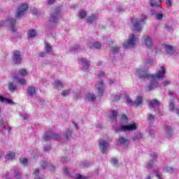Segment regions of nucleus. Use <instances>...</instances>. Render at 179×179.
I'll return each instance as SVG.
<instances>
[{
    "label": "nucleus",
    "mask_w": 179,
    "mask_h": 179,
    "mask_svg": "<svg viewBox=\"0 0 179 179\" xmlns=\"http://www.w3.org/2000/svg\"><path fill=\"white\" fill-rule=\"evenodd\" d=\"M137 72L139 75V78L150 79L151 83L149 86L147 87L148 90H153V89H156V87H159V83H157L158 79H163L164 78V74L166 73V69L164 66L161 67V70H159L156 73V77L155 76L148 73L146 71H142V69H137Z\"/></svg>",
    "instance_id": "nucleus-1"
},
{
    "label": "nucleus",
    "mask_w": 179,
    "mask_h": 179,
    "mask_svg": "<svg viewBox=\"0 0 179 179\" xmlns=\"http://www.w3.org/2000/svg\"><path fill=\"white\" fill-rule=\"evenodd\" d=\"M146 19H148V16L143 15L141 16L140 20H138L137 18L131 19L132 24L136 31H142V24L145 23V20H146Z\"/></svg>",
    "instance_id": "nucleus-2"
},
{
    "label": "nucleus",
    "mask_w": 179,
    "mask_h": 179,
    "mask_svg": "<svg viewBox=\"0 0 179 179\" xmlns=\"http://www.w3.org/2000/svg\"><path fill=\"white\" fill-rule=\"evenodd\" d=\"M5 26H10V29L13 31H16L17 30V25H16V20L13 18H7L5 21H1L0 22V27H3Z\"/></svg>",
    "instance_id": "nucleus-3"
},
{
    "label": "nucleus",
    "mask_w": 179,
    "mask_h": 179,
    "mask_svg": "<svg viewBox=\"0 0 179 179\" xmlns=\"http://www.w3.org/2000/svg\"><path fill=\"white\" fill-rule=\"evenodd\" d=\"M6 178L7 179H20L22 178V172H20L17 168H13L10 170V171L6 173Z\"/></svg>",
    "instance_id": "nucleus-4"
},
{
    "label": "nucleus",
    "mask_w": 179,
    "mask_h": 179,
    "mask_svg": "<svg viewBox=\"0 0 179 179\" xmlns=\"http://www.w3.org/2000/svg\"><path fill=\"white\" fill-rule=\"evenodd\" d=\"M136 36L135 34H131L129 36V39L127 42L123 43V48L125 49L127 48H134L136 45Z\"/></svg>",
    "instance_id": "nucleus-5"
},
{
    "label": "nucleus",
    "mask_w": 179,
    "mask_h": 179,
    "mask_svg": "<svg viewBox=\"0 0 179 179\" xmlns=\"http://www.w3.org/2000/svg\"><path fill=\"white\" fill-rule=\"evenodd\" d=\"M136 128H138L136 123H131L127 125L120 126L119 128L115 129V130L116 132H118V131H122V132H131V131H136Z\"/></svg>",
    "instance_id": "nucleus-6"
},
{
    "label": "nucleus",
    "mask_w": 179,
    "mask_h": 179,
    "mask_svg": "<svg viewBox=\"0 0 179 179\" xmlns=\"http://www.w3.org/2000/svg\"><path fill=\"white\" fill-rule=\"evenodd\" d=\"M24 76H27V71H26V69H20L16 76L14 77V80L17 82V83L24 85V83H26V80L20 78Z\"/></svg>",
    "instance_id": "nucleus-7"
},
{
    "label": "nucleus",
    "mask_w": 179,
    "mask_h": 179,
    "mask_svg": "<svg viewBox=\"0 0 179 179\" xmlns=\"http://www.w3.org/2000/svg\"><path fill=\"white\" fill-rule=\"evenodd\" d=\"M27 9H29V6L26 3L21 4L18 8L17 13L15 14L16 19H20L21 17H23Z\"/></svg>",
    "instance_id": "nucleus-8"
},
{
    "label": "nucleus",
    "mask_w": 179,
    "mask_h": 179,
    "mask_svg": "<svg viewBox=\"0 0 179 179\" xmlns=\"http://www.w3.org/2000/svg\"><path fill=\"white\" fill-rule=\"evenodd\" d=\"M99 149L102 153H106L107 152V148H108L109 144L108 142L103 139L99 141Z\"/></svg>",
    "instance_id": "nucleus-9"
},
{
    "label": "nucleus",
    "mask_w": 179,
    "mask_h": 179,
    "mask_svg": "<svg viewBox=\"0 0 179 179\" xmlns=\"http://www.w3.org/2000/svg\"><path fill=\"white\" fill-rule=\"evenodd\" d=\"M142 41L148 47V48H150V47H153V41H152V38L148 36H143L142 38Z\"/></svg>",
    "instance_id": "nucleus-10"
},
{
    "label": "nucleus",
    "mask_w": 179,
    "mask_h": 179,
    "mask_svg": "<svg viewBox=\"0 0 179 179\" xmlns=\"http://www.w3.org/2000/svg\"><path fill=\"white\" fill-rule=\"evenodd\" d=\"M95 88L96 89L97 95L103 96V94L104 93V85L103 84V81L98 83Z\"/></svg>",
    "instance_id": "nucleus-11"
},
{
    "label": "nucleus",
    "mask_w": 179,
    "mask_h": 179,
    "mask_svg": "<svg viewBox=\"0 0 179 179\" xmlns=\"http://www.w3.org/2000/svg\"><path fill=\"white\" fill-rule=\"evenodd\" d=\"M13 61L15 64H20L22 62V57L20 56V52L16 50L13 52Z\"/></svg>",
    "instance_id": "nucleus-12"
},
{
    "label": "nucleus",
    "mask_w": 179,
    "mask_h": 179,
    "mask_svg": "<svg viewBox=\"0 0 179 179\" xmlns=\"http://www.w3.org/2000/svg\"><path fill=\"white\" fill-rule=\"evenodd\" d=\"M0 129L3 132H8V134L10 132V127H9L8 124H5L3 120H0Z\"/></svg>",
    "instance_id": "nucleus-13"
},
{
    "label": "nucleus",
    "mask_w": 179,
    "mask_h": 179,
    "mask_svg": "<svg viewBox=\"0 0 179 179\" xmlns=\"http://www.w3.org/2000/svg\"><path fill=\"white\" fill-rule=\"evenodd\" d=\"M162 48H164L166 52L170 55H173V54H174V48L167 43L162 45Z\"/></svg>",
    "instance_id": "nucleus-14"
},
{
    "label": "nucleus",
    "mask_w": 179,
    "mask_h": 179,
    "mask_svg": "<svg viewBox=\"0 0 179 179\" xmlns=\"http://www.w3.org/2000/svg\"><path fill=\"white\" fill-rule=\"evenodd\" d=\"M58 16H59V14L58 13H54L52 15H50L49 18V22H50V23H57L59 20Z\"/></svg>",
    "instance_id": "nucleus-15"
},
{
    "label": "nucleus",
    "mask_w": 179,
    "mask_h": 179,
    "mask_svg": "<svg viewBox=\"0 0 179 179\" xmlns=\"http://www.w3.org/2000/svg\"><path fill=\"white\" fill-rule=\"evenodd\" d=\"M45 141H50V139H56V141H59L60 136L58 134H51L46 135L43 136Z\"/></svg>",
    "instance_id": "nucleus-16"
},
{
    "label": "nucleus",
    "mask_w": 179,
    "mask_h": 179,
    "mask_svg": "<svg viewBox=\"0 0 179 179\" xmlns=\"http://www.w3.org/2000/svg\"><path fill=\"white\" fill-rule=\"evenodd\" d=\"M88 47L90 48H100L101 47V43L98 41L94 43H90L87 44Z\"/></svg>",
    "instance_id": "nucleus-17"
},
{
    "label": "nucleus",
    "mask_w": 179,
    "mask_h": 179,
    "mask_svg": "<svg viewBox=\"0 0 179 179\" xmlns=\"http://www.w3.org/2000/svg\"><path fill=\"white\" fill-rule=\"evenodd\" d=\"M117 110H111V115L110 117V122H114V121H115V122H117Z\"/></svg>",
    "instance_id": "nucleus-18"
},
{
    "label": "nucleus",
    "mask_w": 179,
    "mask_h": 179,
    "mask_svg": "<svg viewBox=\"0 0 179 179\" xmlns=\"http://www.w3.org/2000/svg\"><path fill=\"white\" fill-rule=\"evenodd\" d=\"M119 142L121 145H124V146H128V145H129V140L127 138L120 137Z\"/></svg>",
    "instance_id": "nucleus-19"
},
{
    "label": "nucleus",
    "mask_w": 179,
    "mask_h": 179,
    "mask_svg": "<svg viewBox=\"0 0 179 179\" xmlns=\"http://www.w3.org/2000/svg\"><path fill=\"white\" fill-rule=\"evenodd\" d=\"M81 64L84 65V66L83 67V69L84 71H87V69L89 68L90 62L86 59H81Z\"/></svg>",
    "instance_id": "nucleus-20"
},
{
    "label": "nucleus",
    "mask_w": 179,
    "mask_h": 179,
    "mask_svg": "<svg viewBox=\"0 0 179 179\" xmlns=\"http://www.w3.org/2000/svg\"><path fill=\"white\" fill-rule=\"evenodd\" d=\"M0 101L1 103H6V104H10V105L15 104V103H13L12 100H10V99H7L1 96H0Z\"/></svg>",
    "instance_id": "nucleus-21"
},
{
    "label": "nucleus",
    "mask_w": 179,
    "mask_h": 179,
    "mask_svg": "<svg viewBox=\"0 0 179 179\" xmlns=\"http://www.w3.org/2000/svg\"><path fill=\"white\" fill-rule=\"evenodd\" d=\"M53 86L55 87H56V89H63L64 88V84L62 83V82H61L59 80L55 81Z\"/></svg>",
    "instance_id": "nucleus-22"
},
{
    "label": "nucleus",
    "mask_w": 179,
    "mask_h": 179,
    "mask_svg": "<svg viewBox=\"0 0 179 179\" xmlns=\"http://www.w3.org/2000/svg\"><path fill=\"white\" fill-rule=\"evenodd\" d=\"M150 5L151 8H153L154 6H161L162 0H159L156 3H155L154 0H150Z\"/></svg>",
    "instance_id": "nucleus-23"
},
{
    "label": "nucleus",
    "mask_w": 179,
    "mask_h": 179,
    "mask_svg": "<svg viewBox=\"0 0 179 179\" xmlns=\"http://www.w3.org/2000/svg\"><path fill=\"white\" fill-rule=\"evenodd\" d=\"M169 110L170 111H174L179 116V109H174V103L173 102H170L169 103Z\"/></svg>",
    "instance_id": "nucleus-24"
},
{
    "label": "nucleus",
    "mask_w": 179,
    "mask_h": 179,
    "mask_svg": "<svg viewBox=\"0 0 179 179\" xmlns=\"http://www.w3.org/2000/svg\"><path fill=\"white\" fill-rule=\"evenodd\" d=\"M16 156V153L15 152H8L6 155V160H13Z\"/></svg>",
    "instance_id": "nucleus-25"
},
{
    "label": "nucleus",
    "mask_w": 179,
    "mask_h": 179,
    "mask_svg": "<svg viewBox=\"0 0 179 179\" xmlns=\"http://www.w3.org/2000/svg\"><path fill=\"white\" fill-rule=\"evenodd\" d=\"M27 92L30 96H36V87H29Z\"/></svg>",
    "instance_id": "nucleus-26"
},
{
    "label": "nucleus",
    "mask_w": 179,
    "mask_h": 179,
    "mask_svg": "<svg viewBox=\"0 0 179 179\" xmlns=\"http://www.w3.org/2000/svg\"><path fill=\"white\" fill-rule=\"evenodd\" d=\"M40 170H38V169H36L34 170V175L35 176L34 179H44L43 176H38Z\"/></svg>",
    "instance_id": "nucleus-27"
},
{
    "label": "nucleus",
    "mask_w": 179,
    "mask_h": 179,
    "mask_svg": "<svg viewBox=\"0 0 179 179\" xmlns=\"http://www.w3.org/2000/svg\"><path fill=\"white\" fill-rule=\"evenodd\" d=\"M160 106V102L157 99H152L150 101V107H159Z\"/></svg>",
    "instance_id": "nucleus-28"
},
{
    "label": "nucleus",
    "mask_w": 179,
    "mask_h": 179,
    "mask_svg": "<svg viewBox=\"0 0 179 179\" xmlns=\"http://www.w3.org/2000/svg\"><path fill=\"white\" fill-rule=\"evenodd\" d=\"M142 96H137L135 101L134 102V106H141V104H142Z\"/></svg>",
    "instance_id": "nucleus-29"
},
{
    "label": "nucleus",
    "mask_w": 179,
    "mask_h": 179,
    "mask_svg": "<svg viewBox=\"0 0 179 179\" xmlns=\"http://www.w3.org/2000/svg\"><path fill=\"white\" fill-rule=\"evenodd\" d=\"M97 19H98L97 15H92L87 18V22H89V23H93V22H94L95 20H97Z\"/></svg>",
    "instance_id": "nucleus-30"
},
{
    "label": "nucleus",
    "mask_w": 179,
    "mask_h": 179,
    "mask_svg": "<svg viewBox=\"0 0 179 179\" xmlns=\"http://www.w3.org/2000/svg\"><path fill=\"white\" fill-rule=\"evenodd\" d=\"M118 51H120V48H118V46H113L111 48V52L110 54V57H111V55L113 54H117V52H118Z\"/></svg>",
    "instance_id": "nucleus-31"
},
{
    "label": "nucleus",
    "mask_w": 179,
    "mask_h": 179,
    "mask_svg": "<svg viewBox=\"0 0 179 179\" xmlns=\"http://www.w3.org/2000/svg\"><path fill=\"white\" fill-rule=\"evenodd\" d=\"M121 124H127L128 123V117L125 115H122L120 117Z\"/></svg>",
    "instance_id": "nucleus-32"
},
{
    "label": "nucleus",
    "mask_w": 179,
    "mask_h": 179,
    "mask_svg": "<svg viewBox=\"0 0 179 179\" xmlns=\"http://www.w3.org/2000/svg\"><path fill=\"white\" fill-rule=\"evenodd\" d=\"M28 36L31 38L36 37L37 36V32L34 29L30 30L28 32Z\"/></svg>",
    "instance_id": "nucleus-33"
},
{
    "label": "nucleus",
    "mask_w": 179,
    "mask_h": 179,
    "mask_svg": "<svg viewBox=\"0 0 179 179\" xmlns=\"http://www.w3.org/2000/svg\"><path fill=\"white\" fill-rule=\"evenodd\" d=\"M87 99L89 101H94V100H96V96L94 94H88Z\"/></svg>",
    "instance_id": "nucleus-34"
},
{
    "label": "nucleus",
    "mask_w": 179,
    "mask_h": 179,
    "mask_svg": "<svg viewBox=\"0 0 179 179\" xmlns=\"http://www.w3.org/2000/svg\"><path fill=\"white\" fill-rule=\"evenodd\" d=\"M8 89L10 92H15V90H16V85L13 83H10L8 85Z\"/></svg>",
    "instance_id": "nucleus-35"
},
{
    "label": "nucleus",
    "mask_w": 179,
    "mask_h": 179,
    "mask_svg": "<svg viewBox=\"0 0 179 179\" xmlns=\"http://www.w3.org/2000/svg\"><path fill=\"white\" fill-rule=\"evenodd\" d=\"M45 48L47 52H51L52 51V48L48 43H45Z\"/></svg>",
    "instance_id": "nucleus-36"
},
{
    "label": "nucleus",
    "mask_w": 179,
    "mask_h": 179,
    "mask_svg": "<svg viewBox=\"0 0 179 179\" xmlns=\"http://www.w3.org/2000/svg\"><path fill=\"white\" fill-rule=\"evenodd\" d=\"M87 13H86V11L85 10H81L79 13V16L80 19H83L84 17H86V15Z\"/></svg>",
    "instance_id": "nucleus-37"
},
{
    "label": "nucleus",
    "mask_w": 179,
    "mask_h": 179,
    "mask_svg": "<svg viewBox=\"0 0 179 179\" xmlns=\"http://www.w3.org/2000/svg\"><path fill=\"white\" fill-rule=\"evenodd\" d=\"M166 134L168 138H170V136H173V129H171V127H168L166 129Z\"/></svg>",
    "instance_id": "nucleus-38"
},
{
    "label": "nucleus",
    "mask_w": 179,
    "mask_h": 179,
    "mask_svg": "<svg viewBox=\"0 0 179 179\" xmlns=\"http://www.w3.org/2000/svg\"><path fill=\"white\" fill-rule=\"evenodd\" d=\"M140 139H142V134H138L136 136H135L133 138L134 142H138Z\"/></svg>",
    "instance_id": "nucleus-39"
},
{
    "label": "nucleus",
    "mask_w": 179,
    "mask_h": 179,
    "mask_svg": "<svg viewBox=\"0 0 179 179\" xmlns=\"http://www.w3.org/2000/svg\"><path fill=\"white\" fill-rule=\"evenodd\" d=\"M164 171H165L166 173H173L174 169H173V167L166 166L164 169Z\"/></svg>",
    "instance_id": "nucleus-40"
},
{
    "label": "nucleus",
    "mask_w": 179,
    "mask_h": 179,
    "mask_svg": "<svg viewBox=\"0 0 179 179\" xmlns=\"http://www.w3.org/2000/svg\"><path fill=\"white\" fill-rule=\"evenodd\" d=\"M126 103L128 104V106H134V101L129 97L127 96L126 97Z\"/></svg>",
    "instance_id": "nucleus-41"
},
{
    "label": "nucleus",
    "mask_w": 179,
    "mask_h": 179,
    "mask_svg": "<svg viewBox=\"0 0 179 179\" xmlns=\"http://www.w3.org/2000/svg\"><path fill=\"white\" fill-rule=\"evenodd\" d=\"M76 179H87V177L77 173L75 176Z\"/></svg>",
    "instance_id": "nucleus-42"
},
{
    "label": "nucleus",
    "mask_w": 179,
    "mask_h": 179,
    "mask_svg": "<svg viewBox=\"0 0 179 179\" xmlns=\"http://www.w3.org/2000/svg\"><path fill=\"white\" fill-rule=\"evenodd\" d=\"M72 135V130L67 129V133L66 134V138H67V141H69L70 136Z\"/></svg>",
    "instance_id": "nucleus-43"
},
{
    "label": "nucleus",
    "mask_w": 179,
    "mask_h": 179,
    "mask_svg": "<svg viewBox=\"0 0 179 179\" xmlns=\"http://www.w3.org/2000/svg\"><path fill=\"white\" fill-rule=\"evenodd\" d=\"M20 162L21 164H23V166H26V164H27V159L26 158H20Z\"/></svg>",
    "instance_id": "nucleus-44"
},
{
    "label": "nucleus",
    "mask_w": 179,
    "mask_h": 179,
    "mask_svg": "<svg viewBox=\"0 0 179 179\" xmlns=\"http://www.w3.org/2000/svg\"><path fill=\"white\" fill-rule=\"evenodd\" d=\"M154 173H155L156 177H157L158 179H163V178H162V173H159V171H154Z\"/></svg>",
    "instance_id": "nucleus-45"
},
{
    "label": "nucleus",
    "mask_w": 179,
    "mask_h": 179,
    "mask_svg": "<svg viewBox=\"0 0 179 179\" xmlns=\"http://www.w3.org/2000/svg\"><path fill=\"white\" fill-rule=\"evenodd\" d=\"M69 92H71V90H64L62 92V96H68V94H69Z\"/></svg>",
    "instance_id": "nucleus-46"
},
{
    "label": "nucleus",
    "mask_w": 179,
    "mask_h": 179,
    "mask_svg": "<svg viewBox=\"0 0 179 179\" xmlns=\"http://www.w3.org/2000/svg\"><path fill=\"white\" fill-rule=\"evenodd\" d=\"M156 19L157 20H162V19H163V13H157L156 14Z\"/></svg>",
    "instance_id": "nucleus-47"
},
{
    "label": "nucleus",
    "mask_w": 179,
    "mask_h": 179,
    "mask_svg": "<svg viewBox=\"0 0 179 179\" xmlns=\"http://www.w3.org/2000/svg\"><path fill=\"white\" fill-rule=\"evenodd\" d=\"M111 163H113V164L115 166V164H118V159H117V158H113L111 159Z\"/></svg>",
    "instance_id": "nucleus-48"
},
{
    "label": "nucleus",
    "mask_w": 179,
    "mask_h": 179,
    "mask_svg": "<svg viewBox=\"0 0 179 179\" xmlns=\"http://www.w3.org/2000/svg\"><path fill=\"white\" fill-rule=\"evenodd\" d=\"M79 46H76L71 49V51H77V52H80Z\"/></svg>",
    "instance_id": "nucleus-49"
},
{
    "label": "nucleus",
    "mask_w": 179,
    "mask_h": 179,
    "mask_svg": "<svg viewBox=\"0 0 179 179\" xmlns=\"http://www.w3.org/2000/svg\"><path fill=\"white\" fill-rule=\"evenodd\" d=\"M155 120V116L152 114H148V120L153 121Z\"/></svg>",
    "instance_id": "nucleus-50"
},
{
    "label": "nucleus",
    "mask_w": 179,
    "mask_h": 179,
    "mask_svg": "<svg viewBox=\"0 0 179 179\" xmlns=\"http://www.w3.org/2000/svg\"><path fill=\"white\" fill-rule=\"evenodd\" d=\"M164 86H169V85H170V81H169L168 80H165L163 83Z\"/></svg>",
    "instance_id": "nucleus-51"
},
{
    "label": "nucleus",
    "mask_w": 179,
    "mask_h": 179,
    "mask_svg": "<svg viewBox=\"0 0 179 179\" xmlns=\"http://www.w3.org/2000/svg\"><path fill=\"white\" fill-rule=\"evenodd\" d=\"M166 4L168 5V6H171V5H173V3L171 2V0H166Z\"/></svg>",
    "instance_id": "nucleus-52"
},
{
    "label": "nucleus",
    "mask_w": 179,
    "mask_h": 179,
    "mask_svg": "<svg viewBox=\"0 0 179 179\" xmlns=\"http://www.w3.org/2000/svg\"><path fill=\"white\" fill-rule=\"evenodd\" d=\"M112 99H113V100H115V101H117V100H120V96L113 95L112 96Z\"/></svg>",
    "instance_id": "nucleus-53"
},
{
    "label": "nucleus",
    "mask_w": 179,
    "mask_h": 179,
    "mask_svg": "<svg viewBox=\"0 0 179 179\" xmlns=\"http://www.w3.org/2000/svg\"><path fill=\"white\" fill-rule=\"evenodd\" d=\"M32 13H34V15H36V13H37V9L33 8L31 9Z\"/></svg>",
    "instance_id": "nucleus-54"
},
{
    "label": "nucleus",
    "mask_w": 179,
    "mask_h": 179,
    "mask_svg": "<svg viewBox=\"0 0 179 179\" xmlns=\"http://www.w3.org/2000/svg\"><path fill=\"white\" fill-rule=\"evenodd\" d=\"M153 166V161H150V163L147 165V167H152Z\"/></svg>",
    "instance_id": "nucleus-55"
},
{
    "label": "nucleus",
    "mask_w": 179,
    "mask_h": 179,
    "mask_svg": "<svg viewBox=\"0 0 179 179\" xmlns=\"http://www.w3.org/2000/svg\"><path fill=\"white\" fill-rule=\"evenodd\" d=\"M42 167H43V169H45V167H47V162H43Z\"/></svg>",
    "instance_id": "nucleus-56"
},
{
    "label": "nucleus",
    "mask_w": 179,
    "mask_h": 179,
    "mask_svg": "<svg viewBox=\"0 0 179 179\" xmlns=\"http://www.w3.org/2000/svg\"><path fill=\"white\" fill-rule=\"evenodd\" d=\"M104 76V72L103 71H101L100 73L98 75L99 78H101V76Z\"/></svg>",
    "instance_id": "nucleus-57"
},
{
    "label": "nucleus",
    "mask_w": 179,
    "mask_h": 179,
    "mask_svg": "<svg viewBox=\"0 0 179 179\" xmlns=\"http://www.w3.org/2000/svg\"><path fill=\"white\" fill-rule=\"evenodd\" d=\"M55 2V0H48V3L51 4L54 3Z\"/></svg>",
    "instance_id": "nucleus-58"
},
{
    "label": "nucleus",
    "mask_w": 179,
    "mask_h": 179,
    "mask_svg": "<svg viewBox=\"0 0 179 179\" xmlns=\"http://www.w3.org/2000/svg\"><path fill=\"white\" fill-rule=\"evenodd\" d=\"M39 56L40 57H45V53L43 52H41L39 53Z\"/></svg>",
    "instance_id": "nucleus-59"
},
{
    "label": "nucleus",
    "mask_w": 179,
    "mask_h": 179,
    "mask_svg": "<svg viewBox=\"0 0 179 179\" xmlns=\"http://www.w3.org/2000/svg\"><path fill=\"white\" fill-rule=\"evenodd\" d=\"M61 160H62V162H67L68 158H66V157H62Z\"/></svg>",
    "instance_id": "nucleus-60"
},
{
    "label": "nucleus",
    "mask_w": 179,
    "mask_h": 179,
    "mask_svg": "<svg viewBox=\"0 0 179 179\" xmlns=\"http://www.w3.org/2000/svg\"><path fill=\"white\" fill-rule=\"evenodd\" d=\"M23 117H24V120H27V118L29 117V114L25 113V115Z\"/></svg>",
    "instance_id": "nucleus-61"
},
{
    "label": "nucleus",
    "mask_w": 179,
    "mask_h": 179,
    "mask_svg": "<svg viewBox=\"0 0 179 179\" xmlns=\"http://www.w3.org/2000/svg\"><path fill=\"white\" fill-rule=\"evenodd\" d=\"M64 174H69L68 169L65 168L64 170Z\"/></svg>",
    "instance_id": "nucleus-62"
},
{
    "label": "nucleus",
    "mask_w": 179,
    "mask_h": 179,
    "mask_svg": "<svg viewBox=\"0 0 179 179\" xmlns=\"http://www.w3.org/2000/svg\"><path fill=\"white\" fill-rule=\"evenodd\" d=\"M73 124L75 128H76V129H78V124H76V123H75V122H73Z\"/></svg>",
    "instance_id": "nucleus-63"
},
{
    "label": "nucleus",
    "mask_w": 179,
    "mask_h": 179,
    "mask_svg": "<svg viewBox=\"0 0 179 179\" xmlns=\"http://www.w3.org/2000/svg\"><path fill=\"white\" fill-rule=\"evenodd\" d=\"M145 179H152V178L150 177V175H148Z\"/></svg>",
    "instance_id": "nucleus-64"
}]
</instances>
